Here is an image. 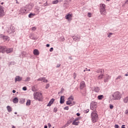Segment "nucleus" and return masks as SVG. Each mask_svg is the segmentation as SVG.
<instances>
[{"mask_svg":"<svg viewBox=\"0 0 128 128\" xmlns=\"http://www.w3.org/2000/svg\"><path fill=\"white\" fill-rule=\"evenodd\" d=\"M91 120L93 124L96 122L98 120V115L96 113V111H93L92 112L91 114Z\"/></svg>","mask_w":128,"mask_h":128,"instance_id":"obj_1","label":"nucleus"},{"mask_svg":"<svg viewBox=\"0 0 128 128\" xmlns=\"http://www.w3.org/2000/svg\"><path fill=\"white\" fill-rule=\"evenodd\" d=\"M112 100H120L122 98V94L118 92H116L113 94H112Z\"/></svg>","mask_w":128,"mask_h":128,"instance_id":"obj_2","label":"nucleus"},{"mask_svg":"<svg viewBox=\"0 0 128 128\" xmlns=\"http://www.w3.org/2000/svg\"><path fill=\"white\" fill-rule=\"evenodd\" d=\"M74 100V96H70L68 98V101L66 102V104L67 106H74L76 104V102L72 101Z\"/></svg>","mask_w":128,"mask_h":128,"instance_id":"obj_3","label":"nucleus"},{"mask_svg":"<svg viewBox=\"0 0 128 128\" xmlns=\"http://www.w3.org/2000/svg\"><path fill=\"white\" fill-rule=\"evenodd\" d=\"M100 12L102 16L106 14V4H100Z\"/></svg>","mask_w":128,"mask_h":128,"instance_id":"obj_4","label":"nucleus"},{"mask_svg":"<svg viewBox=\"0 0 128 128\" xmlns=\"http://www.w3.org/2000/svg\"><path fill=\"white\" fill-rule=\"evenodd\" d=\"M34 100H38L39 101H40L42 100V94L40 92H34Z\"/></svg>","mask_w":128,"mask_h":128,"instance_id":"obj_5","label":"nucleus"},{"mask_svg":"<svg viewBox=\"0 0 128 128\" xmlns=\"http://www.w3.org/2000/svg\"><path fill=\"white\" fill-rule=\"evenodd\" d=\"M98 104V103L96 102H92L90 103V108L92 110H94V112H96V106Z\"/></svg>","mask_w":128,"mask_h":128,"instance_id":"obj_6","label":"nucleus"},{"mask_svg":"<svg viewBox=\"0 0 128 128\" xmlns=\"http://www.w3.org/2000/svg\"><path fill=\"white\" fill-rule=\"evenodd\" d=\"M7 32L8 34H12V32H16V28L14 26H10Z\"/></svg>","mask_w":128,"mask_h":128,"instance_id":"obj_7","label":"nucleus"},{"mask_svg":"<svg viewBox=\"0 0 128 128\" xmlns=\"http://www.w3.org/2000/svg\"><path fill=\"white\" fill-rule=\"evenodd\" d=\"M72 14H68L65 16V18H66V20L68 21L72 20Z\"/></svg>","mask_w":128,"mask_h":128,"instance_id":"obj_8","label":"nucleus"},{"mask_svg":"<svg viewBox=\"0 0 128 128\" xmlns=\"http://www.w3.org/2000/svg\"><path fill=\"white\" fill-rule=\"evenodd\" d=\"M4 8L2 6H0V18H2L4 16Z\"/></svg>","mask_w":128,"mask_h":128,"instance_id":"obj_9","label":"nucleus"},{"mask_svg":"<svg viewBox=\"0 0 128 128\" xmlns=\"http://www.w3.org/2000/svg\"><path fill=\"white\" fill-rule=\"evenodd\" d=\"M6 50V46H0V52L4 54Z\"/></svg>","mask_w":128,"mask_h":128,"instance_id":"obj_10","label":"nucleus"},{"mask_svg":"<svg viewBox=\"0 0 128 128\" xmlns=\"http://www.w3.org/2000/svg\"><path fill=\"white\" fill-rule=\"evenodd\" d=\"M72 38L75 42H80V36L78 35L74 36Z\"/></svg>","mask_w":128,"mask_h":128,"instance_id":"obj_11","label":"nucleus"},{"mask_svg":"<svg viewBox=\"0 0 128 128\" xmlns=\"http://www.w3.org/2000/svg\"><path fill=\"white\" fill-rule=\"evenodd\" d=\"M38 82L43 81L44 82H48V80L47 79H46V78L42 77L38 79Z\"/></svg>","mask_w":128,"mask_h":128,"instance_id":"obj_12","label":"nucleus"},{"mask_svg":"<svg viewBox=\"0 0 128 128\" xmlns=\"http://www.w3.org/2000/svg\"><path fill=\"white\" fill-rule=\"evenodd\" d=\"M111 78H112V76L108 74H106V76L104 78V82H108V80H110Z\"/></svg>","mask_w":128,"mask_h":128,"instance_id":"obj_13","label":"nucleus"},{"mask_svg":"<svg viewBox=\"0 0 128 128\" xmlns=\"http://www.w3.org/2000/svg\"><path fill=\"white\" fill-rule=\"evenodd\" d=\"M0 38L4 40V42L6 41H8L10 40V38H8V36H4L2 34L0 35Z\"/></svg>","mask_w":128,"mask_h":128,"instance_id":"obj_14","label":"nucleus"},{"mask_svg":"<svg viewBox=\"0 0 128 128\" xmlns=\"http://www.w3.org/2000/svg\"><path fill=\"white\" fill-rule=\"evenodd\" d=\"M22 80V77L20 76H16L14 78V82H20Z\"/></svg>","mask_w":128,"mask_h":128,"instance_id":"obj_15","label":"nucleus"},{"mask_svg":"<svg viewBox=\"0 0 128 128\" xmlns=\"http://www.w3.org/2000/svg\"><path fill=\"white\" fill-rule=\"evenodd\" d=\"M122 80V76H118L116 78V82H120Z\"/></svg>","mask_w":128,"mask_h":128,"instance_id":"obj_16","label":"nucleus"},{"mask_svg":"<svg viewBox=\"0 0 128 128\" xmlns=\"http://www.w3.org/2000/svg\"><path fill=\"white\" fill-rule=\"evenodd\" d=\"M86 86V83H84V82L82 81L80 82V90L84 89V88Z\"/></svg>","mask_w":128,"mask_h":128,"instance_id":"obj_17","label":"nucleus"},{"mask_svg":"<svg viewBox=\"0 0 128 128\" xmlns=\"http://www.w3.org/2000/svg\"><path fill=\"white\" fill-rule=\"evenodd\" d=\"M60 104H64V96H61L60 98Z\"/></svg>","mask_w":128,"mask_h":128,"instance_id":"obj_18","label":"nucleus"},{"mask_svg":"<svg viewBox=\"0 0 128 128\" xmlns=\"http://www.w3.org/2000/svg\"><path fill=\"white\" fill-rule=\"evenodd\" d=\"M54 99L52 98L50 100L48 104H47V106H50L54 104Z\"/></svg>","mask_w":128,"mask_h":128,"instance_id":"obj_19","label":"nucleus"},{"mask_svg":"<svg viewBox=\"0 0 128 128\" xmlns=\"http://www.w3.org/2000/svg\"><path fill=\"white\" fill-rule=\"evenodd\" d=\"M33 53L34 56H38L40 54V52L37 49L34 50Z\"/></svg>","mask_w":128,"mask_h":128,"instance_id":"obj_20","label":"nucleus"},{"mask_svg":"<svg viewBox=\"0 0 128 128\" xmlns=\"http://www.w3.org/2000/svg\"><path fill=\"white\" fill-rule=\"evenodd\" d=\"M97 78L98 80H102V78H104V74L102 73L100 74L97 75Z\"/></svg>","mask_w":128,"mask_h":128,"instance_id":"obj_21","label":"nucleus"},{"mask_svg":"<svg viewBox=\"0 0 128 128\" xmlns=\"http://www.w3.org/2000/svg\"><path fill=\"white\" fill-rule=\"evenodd\" d=\"M20 12L22 14H26V8H22L20 10Z\"/></svg>","mask_w":128,"mask_h":128,"instance_id":"obj_22","label":"nucleus"},{"mask_svg":"<svg viewBox=\"0 0 128 128\" xmlns=\"http://www.w3.org/2000/svg\"><path fill=\"white\" fill-rule=\"evenodd\" d=\"M6 54H10V52H12V48H9L8 49L6 48Z\"/></svg>","mask_w":128,"mask_h":128,"instance_id":"obj_23","label":"nucleus"},{"mask_svg":"<svg viewBox=\"0 0 128 128\" xmlns=\"http://www.w3.org/2000/svg\"><path fill=\"white\" fill-rule=\"evenodd\" d=\"M6 108L8 112H10L12 111V107H10V106H7Z\"/></svg>","mask_w":128,"mask_h":128,"instance_id":"obj_24","label":"nucleus"},{"mask_svg":"<svg viewBox=\"0 0 128 128\" xmlns=\"http://www.w3.org/2000/svg\"><path fill=\"white\" fill-rule=\"evenodd\" d=\"M123 102H124V104L128 103V96L124 98Z\"/></svg>","mask_w":128,"mask_h":128,"instance_id":"obj_25","label":"nucleus"},{"mask_svg":"<svg viewBox=\"0 0 128 128\" xmlns=\"http://www.w3.org/2000/svg\"><path fill=\"white\" fill-rule=\"evenodd\" d=\"M13 102L14 104H18V98H15L13 100Z\"/></svg>","mask_w":128,"mask_h":128,"instance_id":"obj_26","label":"nucleus"},{"mask_svg":"<svg viewBox=\"0 0 128 128\" xmlns=\"http://www.w3.org/2000/svg\"><path fill=\"white\" fill-rule=\"evenodd\" d=\"M80 124V122L75 121L74 120L72 122V124L73 126H78Z\"/></svg>","mask_w":128,"mask_h":128,"instance_id":"obj_27","label":"nucleus"},{"mask_svg":"<svg viewBox=\"0 0 128 128\" xmlns=\"http://www.w3.org/2000/svg\"><path fill=\"white\" fill-rule=\"evenodd\" d=\"M94 90V92H100V88L98 87H95Z\"/></svg>","mask_w":128,"mask_h":128,"instance_id":"obj_28","label":"nucleus"},{"mask_svg":"<svg viewBox=\"0 0 128 128\" xmlns=\"http://www.w3.org/2000/svg\"><path fill=\"white\" fill-rule=\"evenodd\" d=\"M21 56H22V58H24V56H26V52H22Z\"/></svg>","mask_w":128,"mask_h":128,"instance_id":"obj_29","label":"nucleus"},{"mask_svg":"<svg viewBox=\"0 0 128 128\" xmlns=\"http://www.w3.org/2000/svg\"><path fill=\"white\" fill-rule=\"evenodd\" d=\"M58 3V0H54L52 2V4H56Z\"/></svg>","mask_w":128,"mask_h":128,"instance_id":"obj_30","label":"nucleus"},{"mask_svg":"<svg viewBox=\"0 0 128 128\" xmlns=\"http://www.w3.org/2000/svg\"><path fill=\"white\" fill-rule=\"evenodd\" d=\"M25 100L24 98H21L20 100V104H24V102H25Z\"/></svg>","mask_w":128,"mask_h":128,"instance_id":"obj_31","label":"nucleus"},{"mask_svg":"<svg viewBox=\"0 0 128 128\" xmlns=\"http://www.w3.org/2000/svg\"><path fill=\"white\" fill-rule=\"evenodd\" d=\"M26 106H30V100H27Z\"/></svg>","mask_w":128,"mask_h":128,"instance_id":"obj_32","label":"nucleus"},{"mask_svg":"<svg viewBox=\"0 0 128 128\" xmlns=\"http://www.w3.org/2000/svg\"><path fill=\"white\" fill-rule=\"evenodd\" d=\"M96 72H97V74H102V70H98L96 71Z\"/></svg>","mask_w":128,"mask_h":128,"instance_id":"obj_33","label":"nucleus"},{"mask_svg":"<svg viewBox=\"0 0 128 128\" xmlns=\"http://www.w3.org/2000/svg\"><path fill=\"white\" fill-rule=\"evenodd\" d=\"M98 100H102V98H104L103 95H100L98 96Z\"/></svg>","mask_w":128,"mask_h":128,"instance_id":"obj_34","label":"nucleus"},{"mask_svg":"<svg viewBox=\"0 0 128 128\" xmlns=\"http://www.w3.org/2000/svg\"><path fill=\"white\" fill-rule=\"evenodd\" d=\"M112 34H114L112 32L109 33L108 36V38H112Z\"/></svg>","mask_w":128,"mask_h":128,"instance_id":"obj_35","label":"nucleus"},{"mask_svg":"<svg viewBox=\"0 0 128 128\" xmlns=\"http://www.w3.org/2000/svg\"><path fill=\"white\" fill-rule=\"evenodd\" d=\"M60 38L62 42H64V40H66V38H64V36L60 37Z\"/></svg>","mask_w":128,"mask_h":128,"instance_id":"obj_36","label":"nucleus"},{"mask_svg":"<svg viewBox=\"0 0 128 128\" xmlns=\"http://www.w3.org/2000/svg\"><path fill=\"white\" fill-rule=\"evenodd\" d=\"M74 120V118L72 117L71 118H70V119L69 120H70V122H72V121H73Z\"/></svg>","mask_w":128,"mask_h":128,"instance_id":"obj_37","label":"nucleus"},{"mask_svg":"<svg viewBox=\"0 0 128 128\" xmlns=\"http://www.w3.org/2000/svg\"><path fill=\"white\" fill-rule=\"evenodd\" d=\"M48 88H50V84H47L46 86V88L48 89Z\"/></svg>","mask_w":128,"mask_h":128,"instance_id":"obj_38","label":"nucleus"},{"mask_svg":"<svg viewBox=\"0 0 128 128\" xmlns=\"http://www.w3.org/2000/svg\"><path fill=\"white\" fill-rule=\"evenodd\" d=\"M30 80V78H27L25 80L24 82H29Z\"/></svg>","mask_w":128,"mask_h":128,"instance_id":"obj_39","label":"nucleus"},{"mask_svg":"<svg viewBox=\"0 0 128 128\" xmlns=\"http://www.w3.org/2000/svg\"><path fill=\"white\" fill-rule=\"evenodd\" d=\"M48 126L49 128H52V124H50V123H48Z\"/></svg>","mask_w":128,"mask_h":128,"instance_id":"obj_40","label":"nucleus"},{"mask_svg":"<svg viewBox=\"0 0 128 128\" xmlns=\"http://www.w3.org/2000/svg\"><path fill=\"white\" fill-rule=\"evenodd\" d=\"M110 110H112V108H114V106L110 104Z\"/></svg>","mask_w":128,"mask_h":128,"instance_id":"obj_41","label":"nucleus"},{"mask_svg":"<svg viewBox=\"0 0 128 128\" xmlns=\"http://www.w3.org/2000/svg\"><path fill=\"white\" fill-rule=\"evenodd\" d=\"M74 120L75 122H78V120H80V118H75V120Z\"/></svg>","mask_w":128,"mask_h":128,"instance_id":"obj_42","label":"nucleus"},{"mask_svg":"<svg viewBox=\"0 0 128 128\" xmlns=\"http://www.w3.org/2000/svg\"><path fill=\"white\" fill-rule=\"evenodd\" d=\"M32 16V13H30V14H29V15H28V18H31Z\"/></svg>","mask_w":128,"mask_h":128,"instance_id":"obj_43","label":"nucleus"},{"mask_svg":"<svg viewBox=\"0 0 128 128\" xmlns=\"http://www.w3.org/2000/svg\"><path fill=\"white\" fill-rule=\"evenodd\" d=\"M64 110H68V106H65L64 108Z\"/></svg>","mask_w":128,"mask_h":128,"instance_id":"obj_44","label":"nucleus"},{"mask_svg":"<svg viewBox=\"0 0 128 128\" xmlns=\"http://www.w3.org/2000/svg\"><path fill=\"white\" fill-rule=\"evenodd\" d=\"M23 90H26V86H24L22 88Z\"/></svg>","mask_w":128,"mask_h":128,"instance_id":"obj_45","label":"nucleus"},{"mask_svg":"<svg viewBox=\"0 0 128 128\" xmlns=\"http://www.w3.org/2000/svg\"><path fill=\"white\" fill-rule=\"evenodd\" d=\"M128 114V109L126 110L125 111V114Z\"/></svg>","mask_w":128,"mask_h":128,"instance_id":"obj_46","label":"nucleus"},{"mask_svg":"<svg viewBox=\"0 0 128 128\" xmlns=\"http://www.w3.org/2000/svg\"><path fill=\"white\" fill-rule=\"evenodd\" d=\"M54 50V48H51L50 50V52H52Z\"/></svg>","mask_w":128,"mask_h":128,"instance_id":"obj_47","label":"nucleus"},{"mask_svg":"<svg viewBox=\"0 0 128 128\" xmlns=\"http://www.w3.org/2000/svg\"><path fill=\"white\" fill-rule=\"evenodd\" d=\"M72 2V0H66V2Z\"/></svg>","mask_w":128,"mask_h":128,"instance_id":"obj_48","label":"nucleus"},{"mask_svg":"<svg viewBox=\"0 0 128 128\" xmlns=\"http://www.w3.org/2000/svg\"><path fill=\"white\" fill-rule=\"evenodd\" d=\"M114 128H118V124H115Z\"/></svg>","mask_w":128,"mask_h":128,"instance_id":"obj_49","label":"nucleus"},{"mask_svg":"<svg viewBox=\"0 0 128 128\" xmlns=\"http://www.w3.org/2000/svg\"><path fill=\"white\" fill-rule=\"evenodd\" d=\"M36 30V27L32 28V30Z\"/></svg>","mask_w":128,"mask_h":128,"instance_id":"obj_50","label":"nucleus"},{"mask_svg":"<svg viewBox=\"0 0 128 128\" xmlns=\"http://www.w3.org/2000/svg\"><path fill=\"white\" fill-rule=\"evenodd\" d=\"M60 64H58L57 66H56V68H60Z\"/></svg>","mask_w":128,"mask_h":128,"instance_id":"obj_51","label":"nucleus"},{"mask_svg":"<svg viewBox=\"0 0 128 128\" xmlns=\"http://www.w3.org/2000/svg\"><path fill=\"white\" fill-rule=\"evenodd\" d=\"M76 114L77 116H80V113H77Z\"/></svg>","mask_w":128,"mask_h":128,"instance_id":"obj_52","label":"nucleus"},{"mask_svg":"<svg viewBox=\"0 0 128 128\" xmlns=\"http://www.w3.org/2000/svg\"><path fill=\"white\" fill-rule=\"evenodd\" d=\"M88 18H90V16H90V13H88Z\"/></svg>","mask_w":128,"mask_h":128,"instance_id":"obj_53","label":"nucleus"},{"mask_svg":"<svg viewBox=\"0 0 128 128\" xmlns=\"http://www.w3.org/2000/svg\"><path fill=\"white\" fill-rule=\"evenodd\" d=\"M16 90H12L13 94H16Z\"/></svg>","mask_w":128,"mask_h":128,"instance_id":"obj_54","label":"nucleus"},{"mask_svg":"<svg viewBox=\"0 0 128 128\" xmlns=\"http://www.w3.org/2000/svg\"><path fill=\"white\" fill-rule=\"evenodd\" d=\"M125 126L124 125H122V128H126V127H124Z\"/></svg>","mask_w":128,"mask_h":128,"instance_id":"obj_55","label":"nucleus"},{"mask_svg":"<svg viewBox=\"0 0 128 128\" xmlns=\"http://www.w3.org/2000/svg\"><path fill=\"white\" fill-rule=\"evenodd\" d=\"M46 46L47 48L50 47V44H47L46 45Z\"/></svg>","mask_w":128,"mask_h":128,"instance_id":"obj_56","label":"nucleus"},{"mask_svg":"<svg viewBox=\"0 0 128 128\" xmlns=\"http://www.w3.org/2000/svg\"><path fill=\"white\" fill-rule=\"evenodd\" d=\"M86 113L88 112H90V110L87 109L86 110Z\"/></svg>","mask_w":128,"mask_h":128,"instance_id":"obj_57","label":"nucleus"},{"mask_svg":"<svg viewBox=\"0 0 128 128\" xmlns=\"http://www.w3.org/2000/svg\"><path fill=\"white\" fill-rule=\"evenodd\" d=\"M125 4H128V0H126V1Z\"/></svg>","mask_w":128,"mask_h":128,"instance_id":"obj_58","label":"nucleus"},{"mask_svg":"<svg viewBox=\"0 0 128 128\" xmlns=\"http://www.w3.org/2000/svg\"><path fill=\"white\" fill-rule=\"evenodd\" d=\"M44 128H48V126L45 125L44 126Z\"/></svg>","mask_w":128,"mask_h":128,"instance_id":"obj_59","label":"nucleus"},{"mask_svg":"<svg viewBox=\"0 0 128 128\" xmlns=\"http://www.w3.org/2000/svg\"><path fill=\"white\" fill-rule=\"evenodd\" d=\"M125 76H128V74H125Z\"/></svg>","mask_w":128,"mask_h":128,"instance_id":"obj_60","label":"nucleus"},{"mask_svg":"<svg viewBox=\"0 0 128 128\" xmlns=\"http://www.w3.org/2000/svg\"><path fill=\"white\" fill-rule=\"evenodd\" d=\"M12 128H16V126H12Z\"/></svg>","mask_w":128,"mask_h":128,"instance_id":"obj_61","label":"nucleus"},{"mask_svg":"<svg viewBox=\"0 0 128 128\" xmlns=\"http://www.w3.org/2000/svg\"><path fill=\"white\" fill-rule=\"evenodd\" d=\"M54 112H58V110H54Z\"/></svg>","mask_w":128,"mask_h":128,"instance_id":"obj_62","label":"nucleus"},{"mask_svg":"<svg viewBox=\"0 0 128 128\" xmlns=\"http://www.w3.org/2000/svg\"><path fill=\"white\" fill-rule=\"evenodd\" d=\"M18 114V112H14V114Z\"/></svg>","mask_w":128,"mask_h":128,"instance_id":"obj_63","label":"nucleus"},{"mask_svg":"<svg viewBox=\"0 0 128 128\" xmlns=\"http://www.w3.org/2000/svg\"><path fill=\"white\" fill-rule=\"evenodd\" d=\"M86 70H88V69L86 68V70H84V72H86Z\"/></svg>","mask_w":128,"mask_h":128,"instance_id":"obj_64","label":"nucleus"}]
</instances>
